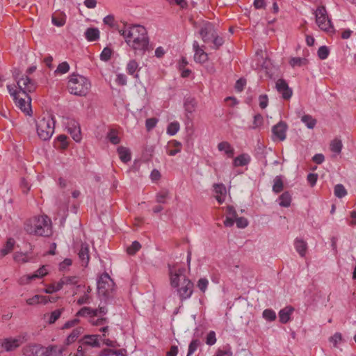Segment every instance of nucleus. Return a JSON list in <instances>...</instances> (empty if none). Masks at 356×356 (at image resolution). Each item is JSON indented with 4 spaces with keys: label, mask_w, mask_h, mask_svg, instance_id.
Here are the masks:
<instances>
[{
    "label": "nucleus",
    "mask_w": 356,
    "mask_h": 356,
    "mask_svg": "<svg viewBox=\"0 0 356 356\" xmlns=\"http://www.w3.org/2000/svg\"><path fill=\"white\" fill-rule=\"evenodd\" d=\"M193 48L195 52V61L200 63H205L208 59V55L204 49L200 47L199 43L196 40L193 43Z\"/></svg>",
    "instance_id": "obj_15"
},
{
    "label": "nucleus",
    "mask_w": 356,
    "mask_h": 356,
    "mask_svg": "<svg viewBox=\"0 0 356 356\" xmlns=\"http://www.w3.org/2000/svg\"><path fill=\"white\" fill-rule=\"evenodd\" d=\"M99 338H101V336L99 334H87L83 336L79 340V343H81L83 346H88L93 348H99Z\"/></svg>",
    "instance_id": "obj_14"
},
{
    "label": "nucleus",
    "mask_w": 356,
    "mask_h": 356,
    "mask_svg": "<svg viewBox=\"0 0 356 356\" xmlns=\"http://www.w3.org/2000/svg\"><path fill=\"white\" fill-rule=\"evenodd\" d=\"M294 247L301 257H304L307 250V243L301 238H296L294 241Z\"/></svg>",
    "instance_id": "obj_20"
},
{
    "label": "nucleus",
    "mask_w": 356,
    "mask_h": 356,
    "mask_svg": "<svg viewBox=\"0 0 356 356\" xmlns=\"http://www.w3.org/2000/svg\"><path fill=\"white\" fill-rule=\"evenodd\" d=\"M318 56L321 60L326 59L330 54V50L326 46H321L318 49Z\"/></svg>",
    "instance_id": "obj_47"
},
{
    "label": "nucleus",
    "mask_w": 356,
    "mask_h": 356,
    "mask_svg": "<svg viewBox=\"0 0 356 356\" xmlns=\"http://www.w3.org/2000/svg\"><path fill=\"white\" fill-rule=\"evenodd\" d=\"M47 274V270L45 268V266H42L41 268H40L38 270H37V271L32 274V276L33 277V279H35V278H41L42 277H44V275H46Z\"/></svg>",
    "instance_id": "obj_60"
},
{
    "label": "nucleus",
    "mask_w": 356,
    "mask_h": 356,
    "mask_svg": "<svg viewBox=\"0 0 356 356\" xmlns=\"http://www.w3.org/2000/svg\"><path fill=\"white\" fill-rule=\"evenodd\" d=\"M287 129V124L284 121H280L272 127L273 140H284L286 139Z\"/></svg>",
    "instance_id": "obj_10"
},
{
    "label": "nucleus",
    "mask_w": 356,
    "mask_h": 356,
    "mask_svg": "<svg viewBox=\"0 0 356 356\" xmlns=\"http://www.w3.org/2000/svg\"><path fill=\"white\" fill-rule=\"evenodd\" d=\"M103 22L105 24L109 26L111 28L115 29L117 31H118L117 27L120 26L119 25H116L115 24V18L113 15H108L106 16L103 19Z\"/></svg>",
    "instance_id": "obj_50"
},
{
    "label": "nucleus",
    "mask_w": 356,
    "mask_h": 356,
    "mask_svg": "<svg viewBox=\"0 0 356 356\" xmlns=\"http://www.w3.org/2000/svg\"><path fill=\"white\" fill-rule=\"evenodd\" d=\"M66 129L72 138L76 142H80L81 140V132L79 123L74 119H67L66 122Z\"/></svg>",
    "instance_id": "obj_9"
},
{
    "label": "nucleus",
    "mask_w": 356,
    "mask_h": 356,
    "mask_svg": "<svg viewBox=\"0 0 356 356\" xmlns=\"http://www.w3.org/2000/svg\"><path fill=\"white\" fill-rule=\"evenodd\" d=\"M342 340L341 334L339 332H336L333 336L330 337L329 339L330 342L333 343L334 347L337 346V344L341 342Z\"/></svg>",
    "instance_id": "obj_59"
},
{
    "label": "nucleus",
    "mask_w": 356,
    "mask_h": 356,
    "mask_svg": "<svg viewBox=\"0 0 356 356\" xmlns=\"http://www.w3.org/2000/svg\"><path fill=\"white\" fill-rule=\"evenodd\" d=\"M115 82L118 86H126L127 83V77L124 74L119 73L116 75Z\"/></svg>",
    "instance_id": "obj_56"
},
{
    "label": "nucleus",
    "mask_w": 356,
    "mask_h": 356,
    "mask_svg": "<svg viewBox=\"0 0 356 356\" xmlns=\"http://www.w3.org/2000/svg\"><path fill=\"white\" fill-rule=\"evenodd\" d=\"M293 311L294 308L291 306H287L282 309L278 314L280 321L283 324L287 323L290 321L291 316Z\"/></svg>",
    "instance_id": "obj_17"
},
{
    "label": "nucleus",
    "mask_w": 356,
    "mask_h": 356,
    "mask_svg": "<svg viewBox=\"0 0 356 356\" xmlns=\"http://www.w3.org/2000/svg\"><path fill=\"white\" fill-rule=\"evenodd\" d=\"M140 69V67H139L138 63L134 59L130 60L126 66L127 72L136 79H139L138 72Z\"/></svg>",
    "instance_id": "obj_16"
},
{
    "label": "nucleus",
    "mask_w": 356,
    "mask_h": 356,
    "mask_svg": "<svg viewBox=\"0 0 356 356\" xmlns=\"http://www.w3.org/2000/svg\"><path fill=\"white\" fill-rule=\"evenodd\" d=\"M55 120L51 115L47 114L37 122V133L42 140L51 138L54 133Z\"/></svg>",
    "instance_id": "obj_6"
},
{
    "label": "nucleus",
    "mask_w": 356,
    "mask_h": 356,
    "mask_svg": "<svg viewBox=\"0 0 356 356\" xmlns=\"http://www.w3.org/2000/svg\"><path fill=\"white\" fill-rule=\"evenodd\" d=\"M250 161V156L248 154L243 153L234 159L233 165L234 167L245 166L248 165Z\"/></svg>",
    "instance_id": "obj_21"
},
{
    "label": "nucleus",
    "mask_w": 356,
    "mask_h": 356,
    "mask_svg": "<svg viewBox=\"0 0 356 356\" xmlns=\"http://www.w3.org/2000/svg\"><path fill=\"white\" fill-rule=\"evenodd\" d=\"M235 222L238 228L243 229L248 225V220L244 217H239L235 218Z\"/></svg>",
    "instance_id": "obj_57"
},
{
    "label": "nucleus",
    "mask_w": 356,
    "mask_h": 356,
    "mask_svg": "<svg viewBox=\"0 0 356 356\" xmlns=\"http://www.w3.org/2000/svg\"><path fill=\"white\" fill-rule=\"evenodd\" d=\"M141 248V245L139 242L135 241L132 243V244L127 248V253L129 254H136Z\"/></svg>",
    "instance_id": "obj_54"
},
{
    "label": "nucleus",
    "mask_w": 356,
    "mask_h": 356,
    "mask_svg": "<svg viewBox=\"0 0 356 356\" xmlns=\"http://www.w3.org/2000/svg\"><path fill=\"white\" fill-rule=\"evenodd\" d=\"M24 231L37 236L49 237L52 235L51 220L47 215L35 216L26 220Z\"/></svg>",
    "instance_id": "obj_3"
},
{
    "label": "nucleus",
    "mask_w": 356,
    "mask_h": 356,
    "mask_svg": "<svg viewBox=\"0 0 356 356\" xmlns=\"http://www.w3.org/2000/svg\"><path fill=\"white\" fill-rule=\"evenodd\" d=\"M15 241L13 238H8L6 245L0 250V259L10 253L14 248Z\"/></svg>",
    "instance_id": "obj_31"
},
{
    "label": "nucleus",
    "mask_w": 356,
    "mask_h": 356,
    "mask_svg": "<svg viewBox=\"0 0 356 356\" xmlns=\"http://www.w3.org/2000/svg\"><path fill=\"white\" fill-rule=\"evenodd\" d=\"M158 119L156 118H147L145 121V127L148 131L153 129L158 122Z\"/></svg>",
    "instance_id": "obj_55"
},
{
    "label": "nucleus",
    "mask_w": 356,
    "mask_h": 356,
    "mask_svg": "<svg viewBox=\"0 0 356 356\" xmlns=\"http://www.w3.org/2000/svg\"><path fill=\"white\" fill-rule=\"evenodd\" d=\"M117 152L120 160L123 163H127L131 161V154L130 150L128 148L123 146H120L118 147Z\"/></svg>",
    "instance_id": "obj_23"
},
{
    "label": "nucleus",
    "mask_w": 356,
    "mask_h": 356,
    "mask_svg": "<svg viewBox=\"0 0 356 356\" xmlns=\"http://www.w3.org/2000/svg\"><path fill=\"white\" fill-rule=\"evenodd\" d=\"M84 35L88 41H97L99 38V31L97 28H88Z\"/></svg>",
    "instance_id": "obj_25"
},
{
    "label": "nucleus",
    "mask_w": 356,
    "mask_h": 356,
    "mask_svg": "<svg viewBox=\"0 0 356 356\" xmlns=\"http://www.w3.org/2000/svg\"><path fill=\"white\" fill-rule=\"evenodd\" d=\"M106 138L113 145H118L120 143V138L118 136V131L115 129H110Z\"/></svg>",
    "instance_id": "obj_34"
},
{
    "label": "nucleus",
    "mask_w": 356,
    "mask_h": 356,
    "mask_svg": "<svg viewBox=\"0 0 356 356\" xmlns=\"http://www.w3.org/2000/svg\"><path fill=\"white\" fill-rule=\"evenodd\" d=\"M14 260L17 262L26 263L30 261V257L27 254L16 252L14 254Z\"/></svg>",
    "instance_id": "obj_43"
},
{
    "label": "nucleus",
    "mask_w": 356,
    "mask_h": 356,
    "mask_svg": "<svg viewBox=\"0 0 356 356\" xmlns=\"http://www.w3.org/2000/svg\"><path fill=\"white\" fill-rule=\"evenodd\" d=\"M79 257L81 261L82 266H86L89 262L90 255H89V247L87 243H82L81 245V248L78 253Z\"/></svg>",
    "instance_id": "obj_19"
},
{
    "label": "nucleus",
    "mask_w": 356,
    "mask_h": 356,
    "mask_svg": "<svg viewBox=\"0 0 356 356\" xmlns=\"http://www.w3.org/2000/svg\"><path fill=\"white\" fill-rule=\"evenodd\" d=\"M279 204L283 207H289L291 205V195L289 192L283 193L279 197Z\"/></svg>",
    "instance_id": "obj_32"
},
{
    "label": "nucleus",
    "mask_w": 356,
    "mask_h": 356,
    "mask_svg": "<svg viewBox=\"0 0 356 356\" xmlns=\"http://www.w3.org/2000/svg\"><path fill=\"white\" fill-rule=\"evenodd\" d=\"M218 149L220 152H225L226 155L229 158L234 156V149L228 142H220L218 145Z\"/></svg>",
    "instance_id": "obj_27"
},
{
    "label": "nucleus",
    "mask_w": 356,
    "mask_h": 356,
    "mask_svg": "<svg viewBox=\"0 0 356 356\" xmlns=\"http://www.w3.org/2000/svg\"><path fill=\"white\" fill-rule=\"evenodd\" d=\"M82 332L83 328L81 327L74 329L70 334L66 338L65 345L68 346L75 341L82 333Z\"/></svg>",
    "instance_id": "obj_29"
},
{
    "label": "nucleus",
    "mask_w": 356,
    "mask_h": 356,
    "mask_svg": "<svg viewBox=\"0 0 356 356\" xmlns=\"http://www.w3.org/2000/svg\"><path fill=\"white\" fill-rule=\"evenodd\" d=\"M72 259L66 258L62 262L60 263V264H59V270H65L69 266H70L72 265Z\"/></svg>",
    "instance_id": "obj_64"
},
{
    "label": "nucleus",
    "mask_w": 356,
    "mask_h": 356,
    "mask_svg": "<svg viewBox=\"0 0 356 356\" xmlns=\"http://www.w3.org/2000/svg\"><path fill=\"white\" fill-rule=\"evenodd\" d=\"M114 282L108 273H103L97 281V290L103 296H108L113 291Z\"/></svg>",
    "instance_id": "obj_8"
},
{
    "label": "nucleus",
    "mask_w": 356,
    "mask_h": 356,
    "mask_svg": "<svg viewBox=\"0 0 356 356\" xmlns=\"http://www.w3.org/2000/svg\"><path fill=\"white\" fill-rule=\"evenodd\" d=\"M47 352L45 356H63V353L65 350L64 346H49L46 347Z\"/></svg>",
    "instance_id": "obj_22"
},
{
    "label": "nucleus",
    "mask_w": 356,
    "mask_h": 356,
    "mask_svg": "<svg viewBox=\"0 0 356 356\" xmlns=\"http://www.w3.org/2000/svg\"><path fill=\"white\" fill-rule=\"evenodd\" d=\"M212 42L213 43V47L214 49H218L220 46H222L224 43V40L222 38L219 37L217 35V34L215 35V36L212 38Z\"/></svg>",
    "instance_id": "obj_61"
},
{
    "label": "nucleus",
    "mask_w": 356,
    "mask_h": 356,
    "mask_svg": "<svg viewBox=\"0 0 356 356\" xmlns=\"http://www.w3.org/2000/svg\"><path fill=\"white\" fill-rule=\"evenodd\" d=\"M47 352L46 347L36 343L29 344L23 348L25 356H45Z\"/></svg>",
    "instance_id": "obj_11"
},
{
    "label": "nucleus",
    "mask_w": 356,
    "mask_h": 356,
    "mask_svg": "<svg viewBox=\"0 0 356 356\" xmlns=\"http://www.w3.org/2000/svg\"><path fill=\"white\" fill-rule=\"evenodd\" d=\"M197 101L194 97H187L184 98V107L186 113H193L196 108Z\"/></svg>",
    "instance_id": "obj_24"
},
{
    "label": "nucleus",
    "mask_w": 356,
    "mask_h": 356,
    "mask_svg": "<svg viewBox=\"0 0 356 356\" xmlns=\"http://www.w3.org/2000/svg\"><path fill=\"white\" fill-rule=\"evenodd\" d=\"M200 345V340L193 339L189 343L188 353L186 356H191L197 350Z\"/></svg>",
    "instance_id": "obj_41"
},
{
    "label": "nucleus",
    "mask_w": 356,
    "mask_h": 356,
    "mask_svg": "<svg viewBox=\"0 0 356 356\" xmlns=\"http://www.w3.org/2000/svg\"><path fill=\"white\" fill-rule=\"evenodd\" d=\"M264 124V118L260 113L254 115L253 118L252 124L250 127V129H259Z\"/></svg>",
    "instance_id": "obj_36"
},
{
    "label": "nucleus",
    "mask_w": 356,
    "mask_h": 356,
    "mask_svg": "<svg viewBox=\"0 0 356 356\" xmlns=\"http://www.w3.org/2000/svg\"><path fill=\"white\" fill-rule=\"evenodd\" d=\"M342 149L341 141L337 139L334 140L330 144V149L337 154L341 152Z\"/></svg>",
    "instance_id": "obj_46"
},
{
    "label": "nucleus",
    "mask_w": 356,
    "mask_h": 356,
    "mask_svg": "<svg viewBox=\"0 0 356 356\" xmlns=\"http://www.w3.org/2000/svg\"><path fill=\"white\" fill-rule=\"evenodd\" d=\"M90 88V83L85 76L72 74L68 81L67 88L71 94L76 96H86Z\"/></svg>",
    "instance_id": "obj_5"
},
{
    "label": "nucleus",
    "mask_w": 356,
    "mask_h": 356,
    "mask_svg": "<svg viewBox=\"0 0 356 356\" xmlns=\"http://www.w3.org/2000/svg\"><path fill=\"white\" fill-rule=\"evenodd\" d=\"M208 285L209 280L205 277L200 278L197 283V286L202 293H205L206 290L207 289Z\"/></svg>",
    "instance_id": "obj_52"
},
{
    "label": "nucleus",
    "mask_w": 356,
    "mask_h": 356,
    "mask_svg": "<svg viewBox=\"0 0 356 356\" xmlns=\"http://www.w3.org/2000/svg\"><path fill=\"white\" fill-rule=\"evenodd\" d=\"M216 342V332L210 331L206 338V343L209 346L215 344Z\"/></svg>",
    "instance_id": "obj_58"
},
{
    "label": "nucleus",
    "mask_w": 356,
    "mask_h": 356,
    "mask_svg": "<svg viewBox=\"0 0 356 356\" xmlns=\"http://www.w3.org/2000/svg\"><path fill=\"white\" fill-rule=\"evenodd\" d=\"M57 142L59 143L58 148L66 149L68 146L67 137L65 135L61 134L57 137Z\"/></svg>",
    "instance_id": "obj_48"
},
{
    "label": "nucleus",
    "mask_w": 356,
    "mask_h": 356,
    "mask_svg": "<svg viewBox=\"0 0 356 356\" xmlns=\"http://www.w3.org/2000/svg\"><path fill=\"white\" fill-rule=\"evenodd\" d=\"M63 309H58L53 311L50 314L47 321L49 324L54 323L61 316L63 312Z\"/></svg>",
    "instance_id": "obj_38"
},
{
    "label": "nucleus",
    "mask_w": 356,
    "mask_h": 356,
    "mask_svg": "<svg viewBox=\"0 0 356 356\" xmlns=\"http://www.w3.org/2000/svg\"><path fill=\"white\" fill-rule=\"evenodd\" d=\"M70 70V65L67 62L64 61L60 63L55 70L56 74H65Z\"/></svg>",
    "instance_id": "obj_45"
},
{
    "label": "nucleus",
    "mask_w": 356,
    "mask_h": 356,
    "mask_svg": "<svg viewBox=\"0 0 356 356\" xmlns=\"http://www.w3.org/2000/svg\"><path fill=\"white\" fill-rule=\"evenodd\" d=\"M200 34L204 42H209L211 41L216 33L213 25L210 22H207L201 27Z\"/></svg>",
    "instance_id": "obj_12"
},
{
    "label": "nucleus",
    "mask_w": 356,
    "mask_h": 356,
    "mask_svg": "<svg viewBox=\"0 0 356 356\" xmlns=\"http://www.w3.org/2000/svg\"><path fill=\"white\" fill-rule=\"evenodd\" d=\"M49 301L51 300L47 296L35 295L32 298L27 299L26 303L29 305H35L38 303L47 304Z\"/></svg>",
    "instance_id": "obj_28"
},
{
    "label": "nucleus",
    "mask_w": 356,
    "mask_h": 356,
    "mask_svg": "<svg viewBox=\"0 0 356 356\" xmlns=\"http://www.w3.org/2000/svg\"><path fill=\"white\" fill-rule=\"evenodd\" d=\"M61 289L62 286L58 282L56 284H52L47 286V287L44 289V292L46 293H53L60 291Z\"/></svg>",
    "instance_id": "obj_53"
},
{
    "label": "nucleus",
    "mask_w": 356,
    "mask_h": 356,
    "mask_svg": "<svg viewBox=\"0 0 356 356\" xmlns=\"http://www.w3.org/2000/svg\"><path fill=\"white\" fill-rule=\"evenodd\" d=\"M283 188L284 184L281 177H275L273 180V191L275 193H279L283 190Z\"/></svg>",
    "instance_id": "obj_35"
},
{
    "label": "nucleus",
    "mask_w": 356,
    "mask_h": 356,
    "mask_svg": "<svg viewBox=\"0 0 356 356\" xmlns=\"http://www.w3.org/2000/svg\"><path fill=\"white\" fill-rule=\"evenodd\" d=\"M118 31L122 35L126 43L135 51L143 54L148 50L149 40L146 29L141 25L123 24L117 27Z\"/></svg>",
    "instance_id": "obj_1"
},
{
    "label": "nucleus",
    "mask_w": 356,
    "mask_h": 356,
    "mask_svg": "<svg viewBox=\"0 0 356 356\" xmlns=\"http://www.w3.org/2000/svg\"><path fill=\"white\" fill-rule=\"evenodd\" d=\"M334 193L336 197L339 198L343 197L346 195L347 191L343 185L339 184L334 186Z\"/></svg>",
    "instance_id": "obj_39"
},
{
    "label": "nucleus",
    "mask_w": 356,
    "mask_h": 356,
    "mask_svg": "<svg viewBox=\"0 0 356 356\" xmlns=\"http://www.w3.org/2000/svg\"><path fill=\"white\" fill-rule=\"evenodd\" d=\"M170 285L177 289V295L183 302L190 298L193 293L194 284L185 275L186 268L177 264H168Z\"/></svg>",
    "instance_id": "obj_2"
},
{
    "label": "nucleus",
    "mask_w": 356,
    "mask_h": 356,
    "mask_svg": "<svg viewBox=\"0 0 356 356\" xmlns=\"http://www.w3.org/2000/svg\"><path fill=\"white\" fill-rule=\"evenodd\" d=\"M52 23L54 25L60 27L63 26L65 23V17H57L55 15L52 16Z\"/></svg>",
    "instance_id": "obj_63"
},
{
    "label": "nucleus",
    "mask_w": 356,
    "mask_h": 356,
    "mask_svg": "<svg viewBox=\"0 0 356 356\" xmlns=\"http://www.w3.org/2000/svg\"><path fill=\"white\" fill-rule=\"evenodd\" d=\"M306 63H307V60L305 58H302L300 57L291 58L289 61V63L292 67H296V66L300 67L303 65H305Z\"/></svg>",
    "instance_id": "obj_49"
},
{
    "label": "nucleus",
    "mask_w": 356,
    "mask_h": 356,
    "mask_svg": "<svg viewBox=\"0 0 356 356\" xmlns=\"http://www.w3.org/2000/svg\"><path fill=\"white\" fill-rule=\"evenodd\" d=\"M316 22L318 27L325 31H330L332 29L330 19L328 18L327 11L323 6H318L314 12Z\"/></svg>",
    "instance_id": "obj_7"
},
{
    "label": "nucleus",
    "mask_w": 356,
    "mask_h": 356,
    "mask_svg": "<svg viewBox=\"0 0 356 356\" xmlns=\"http://www.w3.org/2000/svg\"><path fill=\"white\" fill-rule=\"evenodd\" d=\"M276 89L282 94L283 99H289L291 97L293 92L289 87L288 83L284 79H280L276 82Z\"/></svg>",
    "instance_id": "obj_13"
},
{
    "label": "nucleus",
    "mask_w": 356,
    "mask_h": 356,
    "mask_svg": "<svg viewBox=\"0 0 356 356\" xmlns=\"http://www.w3.org/2000/svg\"><path fill=\"white\" fill-rule=\"evenodd\" d=\"M169 197V193L167 190H163L158 193L156 196V201L158 203L165 204L166 199Z\"/></svg>",
    "instance_id": "obj_42"
},
{
    "label": "nucleus",
    "mask_w": 356,
    "mask_h": 356,
    "mask_svg": "<svg viewBox=\"0 0 356 356\" xmlns=\"http://www.w3.org/2000/svg\"><path fill=\"white\" fill-rule=\"evenodd\" d=\"M21 344V340L19 339H5L1 341V346L6 351H11L16 348L19 347Z\"/></svg>",
    "instance_id": "obj_18"
},
{
    "label": "nucleus",
    "mask_w": 356,
    "mask_h": 356,
    "mask_svg": "<svg viewBox=\"0 0 356 356\" xmlns=\"http://www.w3.org/2000/svg\"><path fill=\"white\" fill-rule=\"evenodd\" d=\"M76 282H77L76 277H63L59 281V283L62 287L65 284H75Z\"/></svg>",
    "instance_id": "obj_51"
},
{
    "label": "nucleus",
    "mask_w": 356,
    "mask_h": 356,
    "mask_svg": "<svg viewBox=\"0 0 356 356\" xmlns=\"http://www.w3.org/2000/svg\"><path fill=\"white\" fill-rule=\"evenodd\" d=\"M113 51L111 48L106 47H104L102 50V53L100 54V59L102 61H108L111 59V55H112Z\"/></svg>",
    "instance_id": "obj_44"
},
{
    "label": "nucleus",
    "mask_w": 356,
    "mask_h": 356,
    "mask_svg": "<svg viewBox=\"0 0 356 356\" xmlns=\"http://www.w3.org/2000/svg\"><path fill=\"white\" fill-rule=\"evenodd\" d=\"M259 106L261 109H264L268 104V98L266 95H261L259 97Z\"/></svg>",
    "instance_id": "obj_62"
},
{
    "label": "nucleus",
    "mask_w": 356,
    "mask_h": 356,
    "mask_svg": "<svg viewBox=\"0 0 356 356\" xmlns=\"http://www.w3.org/2000/svg\"><path fill=\"white\" fill-rule=\"evenodd\" d=\"M180 125L177 121L170 122L167 127V134L170 136L175 135L179 130Z\"/></svg>",
    "instance_id": "obj_37"
},
{
    "label": "nucleus",
    "mask_w": 356,
    "mask_h": 356,
    "mask_svg": "<svg viewBox=\"0 0 356 356\" xmlns=\"http://www.w3.org/2000/svg\"><path fill=\"white\" fill-rule=\"evenodd\" d=\"M168 146L170 149L168 150L167 153L170 156H175L181 152V144L176 140H170L168 143Z\"/></svg>",
    "instance_id": "obj_26"
},
{
    "label": "nucleus",
    "mask_w": 356,
    "mask_h": 356,
    "mask_svg": "<svg viewBox=\"0 0 356 356\" xmlns=\"http://www.w3.org/2000/svg\"><path fill=\"white\" fill-rule=\"evenodd\" d=\"M98 315V310L90 307H83L77 313V316H90L94 317Z\"/></svg>",
    "instance_id": "obj_30"
},
{
    "label": "nucleus",
    "mask_w": 356,
    "mask_h": 356,
    "mask_svg": "<svg viewBox=\"0 0 356 356\" xmlns=\"http://www.w3.org/2000/svg\"><path fill=\"white\" fill-rule=\"evenodd\" d=\"M262 316L268 321H273L276 319V314L271 309H266L262 313Z\"/></svg>",
    "instance_id": "obj_40"
},
{
    "label": "nucleus",
    "mask_w": 356,
    "mask_h": 356,
    "mask_svg": "<svg viewBox=\"0 0 356 356\" xmlns=\"http://www.w3.org/2000/svg\"><path fill=\"white\" fill-rule=\"evenodd\" d=\"M17 84L24 97H20L19 95H18L13 99L15 103L22 111L27 115H30V112H31V98L28 93L35 90L36 88L35 83L29 76H26L18 79L17 81Z\"/></svg>",
    "instance_id": "obj_4"
},
{
    "label": "nucleus",
    "mask_w": 356,
    "mask_h": 356,
    "mask_svg": "<svg viewBox=\"0 0 356 356\" xmlns=\"http://www.w3.org/2000/svg\"><path fill=\"white\" fill-rule=\"evenodd\" d=\"M301 121L309 129H313L316 124V120L314 119L311 115H304L301 117Z\"/></svg>",
    "instance_id": "obj_33"
}]
</instances>
